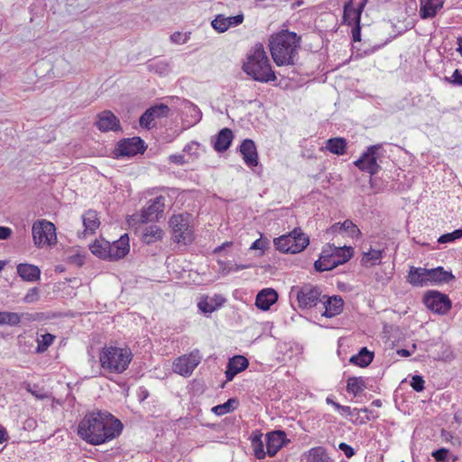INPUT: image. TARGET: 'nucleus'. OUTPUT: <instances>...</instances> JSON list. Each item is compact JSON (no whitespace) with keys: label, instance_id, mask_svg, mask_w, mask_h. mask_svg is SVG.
Masks as SVG:
<instances>
[{"label":"nucleus","instance_id":"nucleus-1","mask_svg":"<svg viewBox=\"0 0 462 462\" xmlns=\"http://www.w3.org/2000/svg\"><path fill=\"white\" fill-rule=\"evenodd\" d=\"M122 422L106 411L88 412L78 425V435L87 443L97 446L118 437Z\"/></svg>","mask_w":462,"mask_h":462},{"label":"nucleus","instance_id":"nucleus-2","mask_svg":"<svg viewBox=\"0 0 462 462\" xmlns=\"http://www.w3.org/2000/svg\"><path fill=\"white\" fill-rule=\"evenodd\" d=\"M300 37L296 32L282 30L271 36L269 49L277 66L294 65L298 56Z\"/></svg>","mask_w":462,"mask_h":462},{"label":"nucleus","instance_id":"nucleus-3","mask_svg":"<svg viewBox=\"0 0 462 462\" xmlns=\"http://www.w3.org/2000/svg\"><path fill=\"white\" fill-rule=\"evenodd\" d=\"M244 71L255 81L270 82L276 79L269 58L262 44H256L244 63Z\"/></svg>","mask_w":462,"mask_h":462},{"label":"nucleus","instance_id":"nucleus-4","mask_svg":"<svg viewBox=\"0 0 462 462\" xmlns=\"http://www.w3.org/2000/svg\"><path fill=\"white\" fill-rule=\"evenodd\" d=\"M132 357L133 355L129 348L106 346L99 354V362L104 370L121 374L127 369Z\"/></svg>","mask_w":462,"mask_h":462},{"label":"nucleus","instance_id":"nucleus-5","mask_svg":"<svg viewBox=\"0 0 462 462\" xmlns=\"http://www.w3.org/2000/svg\"><path fill=\"white\" fill-rule=\"evenodd\" d=\"M277 250L282 253L297 254L303 251L310 243L309 236L295 228L287 235L281 236L273 241Z\"/></svg>","mask_w":462,"mask_h":462},{"label":"nucleus","instance_id":"nucleus-6","mask_svg":"<svg viewBox=\"0 0 462 462\" xmlns=\"http://www.w3.org/2000/svg\"><path fill=\"white\" fill-rule=\"evenodd\" d=\"M169 224L172 230V239L174 242L188 245L193 241V230L190 226L189 214L173 215L170 218Z\"/></svg>","mask_w":462,"mask_h":462},{"label":"nucleus","instance_id":"nucleus-7","mask_svg":"<svg viewBox=\"0 0 462 462\" xmlns=\"http://www.w3.org/2000/svg\"><path fill=\"white\" fill-rule=\"evenodd\" d=\"M32 235L36 247L52 245L57 242L56 228L53 223L41 219L32 224Z\"/></svg>","mask_w":462,"mask_h":462},{"label":"nucleus","instance_id":"nucleus-8","mask_svg":"<svg viewBox=\"0 0 462 462\" xmlns=\"http://www.w3.org/2000/svg\"><path fill=\"white\" fill-rule=\"evenodd\" d=\"M296 298L300 309H311L322 301L319 288L311 284H304L297 290Z\"/></svg>","mask_w":462,"mask_h":462},{"label":"nucleus","instance_id":"nucleus-9","mask_svg":"<svg viewBox=\"0 0 462 462\" xmlns=\"http://www.w3.org/2000/svg\"><path fill=\"white\" fill-rule=\"evenodd\" d=\"M200 360L199 351H192L189 355L178 357L172 364V370L182 376H189L200 363Z\"/></svg>","mask_w":462,"mask_h":462},{"label":"nucleus","instance_id":"nucleus-10","mask_svg":"<svg viewBox=\"0 0 462 462\" xmlns=\"http://www.w3.org/2000/svg\"><path fill=\"white\" fill-rule=\"evenodd\" d=\"M381 148L382 144L369 146L363 155L355 162V165L370 175L376 174L380 169L377 163V153Z\"/></svg>","mask_w":462,"mask_h":462},{"label":"nucleus","instance_id":"nucleus-11","mask_svg":"<svg viewBox=\"0 0 462 462\" xmlns=\"http://www.w3.org/2000/svg\"><path fill=\"white\" fill-rule=\"evenodd\" d=\"M424 303L428 309L438 314H446L451 308L448 297L437 291H430L424 296Z\"/></svg>","mask_w":462,"mask_h":462},{"label":"nucleus","instance_id":"nucleus-12","mask_svg":"<svg viewBox=\"0 0 462 462\" xmlns=\"http://www.w3.org/2000/svg\"><path fill=\"white\" fill-rule=\"evenodd\" d=\"M165 208V197L158 196L154 199L150 200V204L142 210L141 221L147 223L157 220Z\"/></svg>","mask_w":462,"mask_h":462},{"label":"nucleus","instance_id":"nucleus-13","mask_svg":"<svg viewBox=\"0 0 462 462\" xmlns=\"http://www.w3.org/2000/svg\"><path fill=\"white\" fill-rule=\"evenodd\" d=\"M145 150L144 143L140 137L128 138L121 141L116 148L120 156H134L137 153H143Z\"/></svg>","mask_w":462,"mask_h":462},{"label":"nucleus","instance_id":"nucleus-14","mask_svg":"<svg viewBox=\"0 0 462 462\" xmlns=\"http://www.w3.org/2000/svg\"><path fill=\"white\" fill-rule=\"evenodd\" d=\"M333 250H336L335 245H327L326 247L323 248L321 254L314 263V267L319 272L330 271L338 265H340V262H335V257L333 256Z\"/></svg>","mask_w":462,"mask_h":462},{"label":"nucleus","instance_id":"nucleus-15","mask_svg":"<svg viewBox=\"0 0 462 462\" xmlns=\"http://www.w3.org/2000/svg\"><path fill=\"white\" fill-rule=\"evenodd\" d=\"M170 112L168 106L160 104L148 108L140 117L142 127L150 129L152 122L156 118L167 117Z\"/></svg>","mask_w":462,"mask_h":462},{"label":"nucleus","instance_id":"nucleus-16","mask_svg":"<svg viewBox=\"0 0 462 462\" xmlns=\"http://www.w3.org/2000/svg\"><path fill=\"white\" fill-rule=\"evenodd\" d=\"M96 126L101 132L118 131L121 129L118 118L109 110H105L97 115Z\"/></svg>","mask_w":462,"mask_h":462},{"label":"nucleus","instance_id":"nucleus-17","mask_svg":"<svg viewBox=\"0 0 462 462\" xmlns=\"http://www.w3.org/2000/svg\"><path fill=\"white\" fill-rule=\"evenodd\" d=\"M129 237L125 234L117 241L110 243L109 255H107L106 260L116 261L122 259L129 253Z\"/></svg>","mask_w":462,"mask_h":462},{"label":"nucleus","instance_id":"nucleus-18","mask_svg":"<svg viewBox=\"0 0 462 462\" xmlns=\"http://www.w3.org/2000/svg\"><path fill=\"white\" fill-rule=\"evenodd\" d=\"M286 442V435L282 430L272 431L266 435V453L274 457Z\"/></svg>","mask_w":462,"mask_h":462},{"label":"nucleus","instance_id":"nucleus-19","mask_svg":"<svg viewBox=\"0 0 462 462\" xmlns=\"http://www.w3.org/2000/svg\"><path fill=\"white\" fill-rule=\"evenodd\" d=\"M321 299V302L325 308V311L322 313V316L332 318L342 312L344 301L340 296L335 295L332 297H328L323 295Z\"/></svg>","mask_w":462,"mask_h":462},{"label":"nucleus","instance_id":"nucleus-20","mask_svg":"<svg viewBox=\"0 0 462 462\" xmlns=\"http://www.w3.org/2000/svg\"><path fill=\"white\" fill-rule=\"evenodd\" d=\"M239 151L243 156L245 163L248 167H254L258 164V152L253 140H244L240 145Z\"/></svg>","mask_w":462,"mask_h":462},{"label":"nucleus","instance_id":"nucleus-21","mask_svg":"<svg viewBox=\"0 0 462 462\" xmlns=\"http://www.w3.org/2000/svg\"><path fill=\"white\" fill-rule=\"evenodd\" d=\"M277 300L278 294L273 289H263L256 295L255 306L260 310H268Z\"/></svg>","mask_w":462,"mask_h":462},{"label":"nucleus","instance_id":"nucleus-22","mask_svg":"<svg viewBox=\"0 0 462 462\" xmlns=\"http://www.w3.org/2000/svg\"><path fill=\"white\" fill-rule=\"evenodd\" d=\"M249 365L248 360L243 356H236L229 359L227 368L226 371V377L227 381H232L233 378L240 372L245 370Z\"/></svg>","mask_w":462,"mask_h":462},{"label":"nucleus","instance_id":"nucleus-23","mask_svg":"<svg viewBox=\"0 0 462 462\" xmlns=\"http://www.w3.org/2000/svg\"><path fill=\"white\" fill-rule=\"evenodd\" d=\"M420 15L422 19L433 18L443 7L445 0H420Z\"/></svg>","mask_w":462,"mask_h":462},{"label":"nucleus","instance_id":"nucleus-24","mask_svg":"<svg viewBox=\"0 0 462 462\" xmlns=\"http://www.w3.org/2000/svg\"><path fill=\"white\" fill-rule=\"evenodd\" d=\"M224 301V298L220 295L213 297L204 296L198 302V307L203 313L210 314L220 307Z\"/></svg>","mask_w":462,"mask_h":462},{"label":"nucleus","instance_id":"nucleus-25","mask_svg":"<svg viewBox=\"0 0 462 462\" xmlns=\"http://www.w3.org/2000/svg\"><path fill=\"white\" fill-rule=\"evenodd\" d=\"M17 273L23 281L33 282L40 279L41 270L33 264L20 263L17 265Z\"/></svg>","mask_w":462,"mask_h":462},{"label":"nucleus","instance_id":"nucleus-26","mask_svg":"<svg viewBox=\"0 0 462 462\" xmlns=\"http://www.w3.org/2000/svg\"><path fill=\"white\" fill-rule=\"evenodd\" d=\"M455 276L451 272L445 271L443 267L429 269L428 282L429 284L433 283H448L453 281Z\"/></svg>","mask_w":462,"mask_h":462},{"label":"nucleus","instance_id":"nucleus-27","mask_svg":"<svg viewBox=\"0 0 462 462\" xmlns=\"http://www.w3.org/2000/svg\"><path fill=\"white\" fill-rule=\"evenodd\" d=\"M429 269L411 267L408 275V282L414 286L429 285L428 282Z\"/></svg>","mask_w":462,"mask_h":462},{"label":"nucleus","instance_id":"nucleus-28","mask_svg":"<svg viewBox=\"0 0 462 462\" xmlns=\"http://www.w3.org/2000/svg\"><path fill=\"white\" fill-rule=\"evenodd\" d=\"M163 230L156 226L151 225L146 226L142 231V241L147 245L153 244L161 241L163 237Z\"/></svg>","mask_w":462,"mask_h":462},{"label":"nucleus","instance_id":"nucleus-29","mask_svg":"<svg viewBox=\"0 0 462 462\" xmlns=\"http://www.w3.org/2000/svg\"><path fill=\"white\" fill-rule=\"evenodd\" d=\"M360 11H357L356 8H354L353 0H348L344 5V23H347L348 25H358L360 24Z\"/></svg>","mask_w":462,"mask_h":462},{"label":"nucleus","instance_id":"nucleus-30","mask_svg":"<svg viewBox=\"0 0 462 462\" xmlns=\"http://www.w3.org/2000/svg\"><path fill=\"white\" fill-rule=\"evenodd\" d=\"M233 140V133L228 128L222 129L216 137L214 147L218 152L226 151Z\"/></svg>","mask_w":462,"mask_h":462},{"label":"nucleus","instance_id":"nucleus-31","mask_svg":"<svg viewBox=\"0 0 462 462\" xmlns=\"http://www.w3.org/2000/svg\"><path fill=\"white\" fill-rule=\"evenodd\" d=\"M84 232L86 234H93L99 226L100 221L97 214L94 210H88L82 216Z\"/></svg>","mask_w":462,"mask_h":462},{"label":"nucleus","instance_id":"nucleus-32","mask_svg":"<svg viewBox=\"0 0 462 462\" xmlns=\"http://www.w3.org/2000/svg\"><path fill=\"white\" fill-rule=\"evenodd\" d=\"M326 149L333 154L343 155L346 150V141L342 137L330 138L326 143Z\"/></svg>","mask_w":462,"mask_h":462},{"label":"nucleus","instance_id":"nucleus-33","mask_svg":"<svg viewBox=\"0 0 462 462\" xmlns=\"http://www.w3.org/2000/svg\"><path fill=\"white\" fill-rule=\"evenodd\" d=\"M110 242L106 240H96L89 245L91 253L99 258L107 259L109 255Z\"/></svg>","mask_w":462,"mask_h":462},{"label":"nucleus","instance_id":"nucleus-34","mask_svg":"<svg viewBox=\"0 0 462 462\" xmlns=\"http://www.w3.org/2000/svg\"><path fill=\"white\" fill-rule=\"evenodd\" d=\"M373 358L374 354L368 351L366 347H363L358 354L351 356L350 362L361 367H365L371 364Z\"/></svg>","mask_w":462,"mask_h":462},{"label":"nucleus","instance_id":"nucleus-35","mask_svg":"<svg viewBox=\"0 0 462 462\" xmlns=\"http://www.w3.org/2000/svg\"><path fill=\"white\" fill-rule=\"evenodd\" d=\"M366 388L365 382L362 377H349L347 379V393L356 396Z\"/></svg>","mask_w":462,"mask_h":462},{"label":"nucleus","instance_id":"nucleus-36","mask_svg":"<svg viewBox=\"0 0 462 462\" xmlns=\"http://www.w3.org/2000/svg\"><path fill=\"white\" fill-rule=\"evenodd\" d=\"M382 259V251L370 249L368 252L363 254L362 263L365 266H374L379 264Z\"/></svg>","mask_w":462,"mask_h":462},{"label":"nucleus","instance_id":"nucleus-37","mask_svg":"<svg viewBox=\"0 0 462 462\" xmlns=\"http://www.w3.org/2000/svg\"><path fill=\"white\" fill-rule=\"evenodd\" d=\"M353 255V248L351 246H336V250H333V256L335 257V262L339 261L340 265L344 264Z\"/></svg>","mask_w":462,"mask_h":462},{"label":"nucleus","instance_id":"nucleus-38","mask_svg":"<svg viewBox=\"0 0 462 462\" xmlns=\"http://www.w3.org/2000/svg\"><path fill=\"white\" fill-rule=\"evenodd\" d=\"M237 404L235 398L228 399L225 403L214 406L211 411L217 416H222L233 411Z\"/></svg>","mask_w":462,"mask_h":462},{"label":"nucleus","instance_id":"nucleus-39","mask_svg":"<svg viewBox=\"0 0 462 462\" xmlns=\"http://www.w3.org/2000/svg\"><path fill=\"white\" fill-rule=\"evenodd\" d=\"M147 69L159 75H167L170 72L169 63L165 60H152L148 63Z\"/></svg>","mask_w":462,"mask_h":462},{"label":"nucleus","instance_id":"nucleus-40","mask_svg":"<svg viewBox=\"0 0 462 462\" xmlns=\"http://www.w3.org/2000/svg\"><path fill=\"white\" fill-rule=\"evenodd\" d=\"M309 462H329V457L321 447L313 448L308 455Z\"/></svg>","mask_w":462,"mask_h":462},{"label":"nucleus","instance_id":"nucleus-41","mask_svg":"<svg viewBox=\"0 0 462 462\" xmlns=\"http://www.w3.org/2000/svg\"><path fill=\"white\" fill-rule=\"evenodd\" d=\"M21 322V316L15 312H0V325L16 326Z\"/></svg>","mask_w":462,"mask_h":462},{"label":"nucleus","instance_id":"nucleus-42","mask_svg":"<svg viewBox=\"0 0 462 462\" xmlns=\"http://www.w3.org/2000/svg\"><path fill=\"white\" fill-rule=\"evenodd\" d=\"M432 457L438 462H456L457 457L449 453L447 448H439L432 452Z\"/></svg>","mask_w":462,"mask_h":462},{"label":"nucleus","instance_id":"nucleus-43","mask_svg":"<svg viewBox=\"0 0 462 462\" xmlns=\"http://www.w3.org/2000/svg\"><path fill=\"white\" fill-rule=\"evenodd\" d=\"M55 337L50 333H46L44 335H41L40 337L37 338V348L36 351L38 353L45 352L48 347L53 343Z\"/></svg>","mask_w":462,"mask_h":462},{"label":"nucleus","instance_id":"nucleus-44","mask_svg":"<svg viewBox=\"0 0 462 462\" xmlns=\"http://www.w3.org/2000/svg\"><path fill=\"white\" fill-rule=\"evenodd\" d=\"M252 446L254 448V453L256 458L263 459L267 453L263 450V443L262 441L261 435L254 436L252 439Z\"/></svg>","mask_w":462,"mask_h":462},{"label":"nucleus","instance_id":"nucleus-45","mask_svg":"<svg viewBox=\"0 0 462 462\" xmlns=\"http://www.w3.org/2000/svg\"><path fill=\"white\" fill-rule=\"evenodd\" d=\"M211 25L218 32H225L229 29L226 23V16L224 14H217L215 19L212 20Z\"/></svg>","mask_w":462,"mask_h":462},{"label":"nucleus","instance_id":"nucleus-46","mask_svg":"<svg viewBox=\"0 0 462 462\" xmlns=\"http://www.w3.org/2000/svg\"><path fill=\"white\" fill-rule=\"evenodd\" d=\"M342 226L343 231L346 232L352 238H359L361 236V231L351 220H345Z\"/></svg>","mask_w":462,"mask_h":462},{"label":"nucleus","instance_id":"nucleus-47","mask_svg":"<svg viewBox=\"0 0 462 462\" xmlns=\"http://www.w3.org/2000/svg\"><path fill=\"white\" fill-rule=\"evenodd\" d=\"M251 263L237 264V263H222L221 272L224 275L231 273L233 272H238L241 270L251 268Z\"/></svg>","mask_w":462,"mask_h":462},{"label":"nucleus","instance_id":"nucleus-48","mask_svg":"<svg viewBox=\"0 0 462 462\" xmlns=\"http://www.w3.org/2000/svg\"><path fill=\"white\" fill-rule=\"evenodd\" d=\"M460 238H462V228L440 236L438 239V242L439 244H446L454 242L455 240Z\"/></svg>","mask_w":462,"mask_h":462},{"label":"nucleus","instance_id":"nucleus-49","mask_svg":"<svg viewBox=\"0 0 462 462\" xmlns=\"http://www.w3.org/2000/svg\"><path fill=\"white\" fill-rule=\"evenodd\" d=\"M199 144L198 143L191 142L184 147L183 152L188 153L191 159H194L199 155Z\"/></svg>","mask_w":462,"mask_h":462},{"label":"nucleus","instance_id":"nucleus-50","mask_svg":"<svg viewBox=\"0 0 462 462\" xmlns=\"http://www.w3.org/2000/svg\"><path fill=\"white\" fill-rule=\"evenodd\" d=\"M40 297V291L38 288H32L30 289L25 296L23 297V301L26 303H33L36 302L39 300Z\"/></svg>","mask_w":462,"mask_h":462},{"label":"nucleus","instance_id":"nucleus-51","mask_svg":"<svg viewBox=\"0 0 462 462\" xmlns=\"http://www.w3.org/2000/svg\"><path fill=\"white\" fill-rule=\"evenodd\" d=\"M189 33H181L180 32H176L171 36V40L172 42L177 44H183L188 42L189 39Z\"/></svg>","mask_w":462,"mask_h":462},{"label":"nucleus","instance_id":"nucleus-52","mask_svg":"<svg viewBox=\"0 0 462 462\" xmlns=\"http://www.w3.org/2000/svg\"><path fill=\"white\" fill-rule=\"evenodd\" d=\"M446 80L450 84L462 86V71L460 69H455L449 78H446Z\"/></svg>","mask_w":462,"mask_h":462},{"label":"nucleus","instance_id":"nucleus-53","mask_svg":"<svg viewBox=\"0 0 462 462\" xmlns=\"http://www.w3.org/2000/svg\"><path fill=\"white\" fill-rule=\"evenodd\" d=\"M411 386L416 392H421L424 389V380L420 375H414L411 378Z\"/></svg>","mask_w":462,"mask_h":462},{"label":"nucleus","instance_id":"nucleus-54","mask_svg":"<svg viewBox=\"0 0 462 462\" xmlns=\"http://www.w3.org/2000/svg\"><path fill=\"white\" fill-rule=\"evenodd\" d=\"M337 411H340L341 413L347 414L353 418L355 416H359V411H357V408H354L352 410L349 406L337 405Z\"/></svg>","mask_w":462,"mask_h":462},{"label":"nucleus","instance_id":"nucleus-55","mask_svg":"<svg viewBox=\"0 0 462 462\" xmlns=\"http://www.w3.org/2000/svg\"><path fill=\"white\" fill-rule=\"evenodd\" d=\"M244 21V15L242 14L235 15V16H226V23L228 27H235L241 24Z\"/></svg>","mask_w":462,"mask_h":462},{"label":"nucleus","instance_id":"nucleus-56","mask_svg":"<svg viewBox=\"0 0 462 462\" xmlns=\"http://www.w3.org/2000/svg\"><path fill=\"white\" fill-rule=\"evenodd\" d=\"M339 449L344 452L346 457H352L355 455V450L352 447L347 445L346 443H340L338 446Z\"/></svg>","mask_w":462,"mask_h":462},{"label":"nucleus","instance_id":"nucleus-57","mask_svg":"<svg viewBox=\"0 0 462 462\" xmlns=\"http://www.w3.org/2000/svg\"><path fill=\"white\" fill-rule=\"evenodd\" d=\"M171 162L182 165L188 162V160L185 159L184 154H172L169 157Z\"/></svg>","mask_w":462,"mask_h":462},{"label":"nucleus","instance_id":"nucleus-58","mask_svg":"<svg viewBox=\"0 0 462 462\" xmlns=\"http://www.w3.org/2000/svg\"><path fill=\"white\" fill-rule=\"evenodd\" d=\"M441 436L443 437V439L445 440L450 441L452 443V445H454V446L460 444L459 439L457 438V437L452 436L448 431L442 430Z\"/></svg>","mask_w":462,"mask_h":462},{"label":"nucleus","instance_id":"nucleus-59","mask_svg":"<svg viewBox=\"0 0 462 462\" xmlns=\"http://www.w3.org/2000/svg\"><path fill=\"white\" fill-rule=\"evenodd\" d=\"M12 230L6 226H0V240H5L10 237Z\"/></svg>","mask_w":462,"mask_h":462},{"label":"nucleus","instance_id":"nucleus-60","mask_svg":"<svg viewBox=\"0 0 462 462\" xmlns=\"http://www.w3.org/2000/svg\"><path fill=\"white\" fill-rule=\"evenodd\" d=\"M354 418H355L354 422L359 423V424H365L366 422H368L371 420L370 415H362L361 416V414H360L359 416H355Z\"/></svg>","mask_w":462,"mask_h":462},{"label":"nucleus","instance_id":"nucleus-61","mask_svg":"<svg viewBox=\"0 0 462 462\" xmlns=\"http://www.w3.org/2000/svg\"><path fill=\"white\" fill-rule=\"evenodd\" d=\"M342 227H343L342 223L338 222V223H335L334 225H332L328 231L332 234L341 233V232H343Z\"/></svg>","mask_w":462,"mask_h":462},{"label":"nucleus","instance_id":"nucleus-62","mask_svg":"<svg viewBox=\"0 0 462 462\" xmlns=\"http://www.w3.org/2000/svg\"><path fill=\"white\" fill-rule=\"evenodd\" d=\"M264 242L262 241L261 239H257L255 240L252 245L250 246V249L251 250H257V249H263L264 248Z\"/></svg>","mask_w":462,"mask_h":462},{"label":"nucleus","instance_id":"nucleus-63","mask_svg":"<svg viewBox=\"0 0 462 462\" xmlns=\"http://www.w3.org/2000/svg\"><path fill=\"white\" fill-rule=\"evenodd\" d=\"M352 34H353V40L355 42L360 41V36H361L360 24L356 25V27L353 29Z\"/></svg>","mask_w":462,"mask_h":462},{"label":"nucleus","instance_id":"nucleus-64","mask_svg":"<svg viewBox=\"0 0 462 462\" xmlns=\"http://www.w3.org/2000/svg\"><path fill=\"white\" fill-rule=\"evenodd\" d=\"M398 355H400L401 356H404V357H407V356H411V352L407 349H399L397 351Z\"/></svg>","mask_w":462,"mask_h":462}]
</instances>
